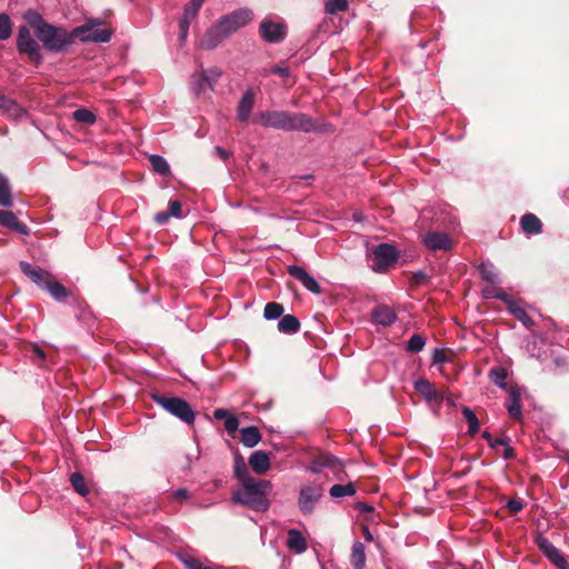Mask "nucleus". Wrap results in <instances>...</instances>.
Segmentation results:
<instances>
[{"label": "nucleus", "mask_w": 569, "mask_h": 569, "mask_svg": "<svg viewBox=\"0 0 569 569\" xmlns=\"http://www.w3.org/2000/svg\"><path fill=\"white\" fill-rule=\"evenodd\" d=\"M253 19V12L249 8H240L220 17L203 34L200 47L204 50H213L226 39L230 38Z\"/></svg>", "instance_id": "obj_1"}, {"label": "nucleus", "mask_w": 569, "mask_h": 569, "mask_svg": "<svg viewBox=\"0 0 569 569\" xmlns=\"http://www.w3.org/2000/svg\"><path fill=\"white\" fill-rule=\"evenodd\" d=\"M271 489L270 481L252 478L241 482L240 489L232 493L231 499L234 503L246 506L254 511H266L270 506L268 495Z\"/></svg>", "instance_id": "obj_2"}, {"label": "nucleus", "mask_w": 569, "mask_h": 569, "mask_svg": "<svg viewBox=\"0 0 569 569\" xmlns=\"http://www.w3.org/2000/svg\"><path fill=\"white\" fill-rule=\"evenodd\" d=\"M283 131H300L305 133H331L333 127L319 121L302 112L286 111Z\"/></svg>", "instance_id": "obj_3"}, {"label": "nucleus", "mask_w": 569, "mask_h": 569, "mask_svg": "<svg viewBox=\"0 0 569 569\" xmlns=\"http://www.w3.org/2000/svg\"><path fill=\"white\" fill-rule=\"evenodd\" d=\"M36 37L50 52H62L72 43L71 32L51 23L43 24L37 30Z\"/></svg>", "instance_id": "obj_4"}, {"label": "nucleus", "mask_w": 569, "mask_h": 569, "mask_svg": "<svg viewBox=\"0 0 569 569\" xmlns=\"http://www.w3.org/2000/svg\"><path fill=\"white\" fill-rule=\"evenodd\" d=\"M151 399L167 412L188 426L193 425L196 415L188 401L179 397L152 393Z\"/></svg>", "instance_id": "obj_5"}, {"label": "nucleus", "mask_w": 569, "mask_h": 569, "mask_svg": "<svg viewBox=\"0 0 569 569\" xmlns=\"http://www.w3.org/2000/svg\"><path fill=\"white\" fill-rule=\"evenodd\" d=\"M102 21L98 18L89 19L71 31L72 40L79 38L82 42L106 43L111 39V31L100 28Z\"/></svg>", "instance_id": "obj_6"}, {"label": "nucleus", "mask_w": 569, "mask_h": 569, "mask_svg": "<svg viewBox=\"0 0 569 569\" xmlns=\"http://www.w3.org/2000/svg\"><path fill=\"white\" fill-rule=\"evenodd\" d=\"M369 257L372 259L371 269L375 272H387L393 264H396L399 253L397 249L389 243H379L373 247Z\"/></svg>", "instance_id": "obj_7"}, {"label": "nucleus", "mask_w": 569, "mask_h": 569, "mask_svg": "<svg viewBox=\"0 0 569 569\" xmlns=\"http://www.w3.org/2000/svg\"><path fill=\"white\" fill-rule=\"evenodd\" d=\"M259 33L266 42L279 43L286 39L288 28L281 19L264 18L259 26Z\"/></svg>", "instance_id": "obj_8"}, {"label": "nucleus", "mask_w": 569, "mask_h": 569, "mask_svg": "<svg viewBox=\"0 0 569 569\" xmlns=\"http://www.w3.org/2000/svg\"><path fill=\"white\" fill-rule=\"evenodd\" d=\"M322 496L323 488L320 485L302 487L298 497V507L301 513L305 516L311 515Z\"/></svg>", "instance_id": "obj_9"}, {"label": "nucleus", "mask_w": 569, "mask_h": 569, "mask_svg": "<svg viewBox=\"0 0 569 569\" xmlns=\"http://www.w3.org/2000/svg\"><path fill=\"white\" fill-rule=\"evenodd\" d=\"M17 49L20 53L27 54L31 61L40 60V44L33 39L27 26L19 27Z\"/></svg>", "instance_id": "obj_10"}, {"label": "nucleus", "mask_w": 569, "mask_h": 569, "mask_svg": "<svg viewBox=\"0 0 569 569\" xmlns=\"http://www.w3.org/2000/svg\"><path fill=\"white\" fill-rule=\"evenodd\" d=\"M537 546L545 557L558 569H569V562L561 551L553 546L547 538L539 536L536 539Z\"/></svg>", "instance_id": "obj_11"}, {"label": "nucleus", "mask_w": 569, "mask_h": 569, "mask_svg": "<svg viewBox=\"0 0 569 569\" xmlns=\"http://www.w3.org/2000/svg\"><path fill=\"white\" fill-rule=\"evenodd\" d=\"M20 269L26 277H28L33 283L42 289H44L53 278L49 271L38 266H33L27 261L20 262Z\"/></svg>", "instance_id": "obj_12"}, {"label": "nucleus", "mask_w": 569, "mask_h": 569, "mask_svg": "<svg viewBox=\"0 0 569 569\" xmlns=\"http://www.w3.org/2000/svg\"><path fill=\"white\" fill-rule=\"evenodd\" d=\"M284 117V110H263L258 113L253 121L264 128L283 130Z\"/></svg>", "instance_id": "obj_13"}, {"label": "nucleus", "mask_w": 569, "mask_h": 569, "mask_svg": "<svg viewBox=\"0 0 569 569\" xmlns=\"http://www.w3.org/2000/svg\"><path fill=\"white\" fill-rule=\"evenodd\" d=\"M413 388L430 405H440L443 400V393L437 390L433 385L425 378L415 380Z\"/></svg>", "instance_id": "obj_14"}, {"label": "nucleus", "mask_w": 569, "mask_h": 569, "mask_svg": "<svg viewBox=\"0 0 569 569\" xmlns=\"http://www.w3.org/2000/svg\"><path fill=\"white\" fill-rule=\"evenodd\" d=\"M288 273L299 281L307 290L312 293H320L321 288L318 281L309 274L302 267L297 264L288 266Z\"/></svg>", "instance_id": "obj_15"}, {"label": "nucleus", "mask_w": 569, "mask_h": 569, "mask_svg": "<svg viewBox=\"0 0 569 569\" xmlns=\"http://www.w3.org/2000/svg\"><path fill=\"white\" fill-rule=\"evenodd\" d=\"M521 393L522 389L519 387L512 386L508 389L506 408L508 410L509 416L515 420L522 419Z\"/></svg>", "instance_id": "obj_16"}, {"label": "nucleus", "mask_w": 569, "mask_h": 569, "mask_svg": "<svg viewBox=\"0 0 569 569\" xmlns=\"http://www.w3.org/2000/svg\"><path fill=\"white\" fill-rule=\"evenodd\" d=\"M371 317L375 323L383 327L392 326L398 319L396 311L387 305H379L373 308Z\"/></svg>", "instance_id": "obj_17"}, {"label": "nucleus", "mask_w": 569, "mask_h": 569, "mask_svg": "<svg viewBox=\"0 0 569 569\" xmlns=\"http://www.w3.org/2000/svg\"><path fill=\"white\" fill-rule=\"evenodd\" d=\"M425 246L430 250H449L451 248V239L443 232H428L423 238Z\"/></svg>", "instance_id": "obj_18"}, {"label": "nucleus", "mask_w": 569, "mask_h": 569, "mask_svg": "<svg viewBox=\"0 0 569 569\" xmlns=\"http://www.w3.org/2000/svg\"><path fill=\"white\" fill-rule=\"evenodd\" d=\"M0 226L6 227L20 234L28 236L30 229L27 224L19 221L17 216L12 211L0 210Z\"/></svg>", "instance_id": "obj_19"}, {"label": "nucleus", "mask_w": 569, "mask_h": 569, "mask_svg": "<svg viewBox=\"0 0 569 569\" xmlns=\"http://www.w3.org/2000/svg\"><path fill=\"white\" fill-rule=\"evenodd\" d=\"M0 113L18 120L26 116V110L14 100L6 96H0Z\"/></svg>", "instance_id": "obj_20"}, {"label": "nucleus", "mask_w": 569, "mask_h": 569, "mask_svg": "<svg viewBox=\"0 0 569 569\" xmlns=\"http://www.w3.org/2000/svg\"><path fill=\"white\" fill-rule=\"evenodd\" d=\"M253 104H254V92L252 89H248L242 94V97L239 101V104H238V109H237V117L241 122L249 121Z\"/></svg>", "instance_id": "obj_21"}, {"label": "nucleus", "mask_w": 569, "mask_h": 569, "mask_svg": "<svg viewBox=\"0 0 569 569\" xmlns=\"http://www.w3.org/2000/svg\"><path fill=\"white\" fill-rule=\"evenodd\" d=\"M249 465L258 475H264L270 469V456L263 450H256L249 457Z\"/></svg>", "instance_id": "obj_22"}, {"label": "nucleus", "mask_w": 569, "mask_h": 569, "mask_svg": "<svg viewBox=\"0 0 569 569\" xmlns=\"http://www.w3.org/2000/svg\"><path fill=\"white\" fill-rule=\"evenodd\" d=\"M287 546L291 551L298 555L303 553L308 548V543L305 536L298 529H290L288 531Z\"/></svg>", "instance_id": "obj_23"}, {"label": "nucleus", "mask_w": 569, "mask_h": 569, "mask_svg": "<svg viewBox=\"0 0 569 569\" xmlns=\"http://www.w3.org/2000/svg\"><path fill=\"white\" fill-rule=\"evenodd\" d=\"M520 226L527 234H539L542 232V223L533 213H526L520 219Z\"/></svg>", "instance_id": "obj_24"}, {"label": "nucleus", "mask_w": 569, "mask_h": 569, "mask_svg": "<svg viewBox=\"0 0 569 569\" xmlns=\"http://www.w3.org/2000/svg\"><path fill=\"white\" fill-rule=\"evenodd\" d=\"M507 309L525 327L531 328L535 325L533 320L529 317L527 311L520 306L519 301L515 300L513 298L507 303Z\"/></svg>", "instance_id": "obj_25"}, {"label": "nucleus", "mask_w": 569, "mask_h": 569, "mask_svg": "<svg viewBox=\"0 0 569 569\" xmlns=\"http://www.w3.org/2000/svg\"><path fill=\"white\" fill-rule=\"evenodd\" d=\"M350 562L353 569H365L366 548L365 545L358 540H356L352 545Z\"/></svg>", "instance_id": "obj_26"}, {"label": "nucleus", "mask_w": 569, "mask_h": 569, "mask_svg": "<svg viewBox=\"0 0 569 569\" xmlns=\"http://www.w3.org/2000/svg\"><path fill=\"white\" fill-rule=\"evenodd\" d=\"M261 440V433L254 426L244 427L241 429V443L247 448H253Z\"/></svg>", "instance_id": "obj_27"}, {"label": "nucleus", "mask_w": 569, "mask_h": 569, "mask_svg": "<svg viewBox=\"0 0 569 569\" xmlns=\"http://www.w3.org/2000/svg\"><path fill=\"white\" fill-rule=\"evenodd\" d=\"M278 330L286 335L297 333L300 330V321L293 315H286L279 320Z\"/></svg>", "instance_id": "obj_28"}, {"label": "nucleus", "mask_w": 569, "mask_h": 569, "mask_svg": "<svg viewBox=\"0 0 569 569\" xmlns=\"http://www.w3.org/2000/svg\"><path fill=\"white\" fill-rule=\"evenodd\" d=\"M233 473L240 483L253 478L249 473L244 458L239 453L233 457Z\"/></svg>", "instance_id": "obj_29"}, {"label": "nucleus", "mask_w": 569, "mask_h": 569, "mask_svg": "<svg viewBox=\"0 0 569 569\" xmlns=\"http://www.w3.org/2000/svg\"><path fill=\"white\" fill-rule=\"evenodd\" d=\"M13 204V196L8 178L0 173V206L9 208Z\"/></svg>", "instance_id": "obj_30"}, {"label": "nucleus", "mask_w": 569, "mask_h": 569, "mask_svg": "<svg viewBox=\"0 0 569 569\" xmlns=\"http://www.w3.org/2000/svg\"><path fill=\"white\" fill-rule=\"evenodd\" d=\"M482 297L486 299H499L506 305L512 299V297L503 291L502 288L490 283L482 289Z\"/></svg>", "instance_id": "obj_31"}, {"label": "nucleus", "mask_w": 569, "mask_h": 569, "mask_svg": "<svg viewBox=\"0 0 569 569\" xmlns=\"http://www.w3.org/2000/svg\"><path fill=\"white\" fill-rule=\"evenodd\" d=\"M44 290H47L51 297L59 302L63 301L70 295L69 290L64 286L54 281V278L51 279Z\"/></svg>", "instance_id": "obj_32"}, {"label": "nucleus", "mask_w": 569, "mask_h": 569, "mask_svg": "<svg viewBox=\"0 0 569 569\" xmlns=\"http://www.w3.org/2000/svg\"><path fill=\"white\" fill-rule=\"evenodd\" d=\"M23 19L27 21V23L34 30V34H37V30L41 29L43 24H47L48 22L44 21L42 14H40L34 9H28L23 13Z\"/></svg>", "instance_id": "obj_33"}, {"label": "nucleus", "mask_w": 569, "mask_h": 569, "mask_svg": "<svg viewBox=\"0 0 569 569\" xmlns=\"http://www.w3.org/2000/svg\"><path fill=\"white\" fill-rule=\"evenodd\" d=\"M357 490L353 483H347V485H333L329 493L332 498H343V497H351L356 495Z\"/></svg>", "instance_id": "obj_34"}, {"label": "nucleus", "mask_w": 569, "mask_h": 569, "mask_svg": "<svg viewBox=\"0 0 569 569\" xmlns=\"http://www.w3.org/2000/svg\"><path fill=\"white\" fill-rule=\"evenodd\" d=\"M180 560L182 561L187 569H224L223 567L213 563L206 565L200 560L188 555L180 556Z\"/></svg>", "instance_id": "obj_35"}, {"label": "nucleus", "mask_w": 569, "mask_h": 569, "mask_svg": "<svg viewBox=\"0 0 569 569\" xmlns=\"http://www.w3.org/2000/svg\"><path fill=\"white\" fill-rule=\"evenodd\" d=\"M149 160L152 166V169L157 173H159L161 176H167L170 173V166H169L168 161L162 156L151 154Z\"/></svg>", "instance_id": "obj_36"}, {"label": "nucleus", "mask_w": 569, "mask_h": 569, "mask_svg": "<svg viewBox=\"0 0 569 569\" xmlns=\"http://www.w3.org/2000/svg\"><path fill=\"white\" fill-rule=\"evenodd\" d=\"M489 377L491 381L500 389H507L508 372L503 367H495L490 370Z\"/></svg>", "instance_id": "obj_37"}, {"label": "nucleus", "mask_w": 569, "mask_h": 569, "mask_svg": "<svg viewBox=\"0 0 569 569\" xmlns=\"http://www.w3.org/2000/svg\"><path fill=\"white\" fill-rule=\"evenodd\" d=\"M462 415L468 422V435L473 436L479 430V420L472 409L469 407L462 408Z\"/></svg>", "instance_id": "obj_38"}, {"label": "nucleus", "mask_w": 569, "mask_h": 569, "mask_svg": "<svg viewBox=\"0 0 569 569\" xmlns=\"http://www.w3.org/2000/svg\"><path fill=\"white\" fill-rule=\"evenodd\" d=\"M72 118L77 122L84 123L88 126H91L97 121L96 114L92 111L84 108L74 110L72 113Z\"/></svg>", "instance_id": "obj_39"}, {"label": "nucleus", "mask_w": 569, "mask_h": 569, "mask_svg": "<svg viewBox=\"0 0 569 569\" xmlns=\"http://www.w3.org/2000/svg\"><path fill=\"white\" fill-rule=\"evenodd\" d=\"M202 73V81H207V86L210 90H213V87L220 79L222 72L219 68L212 67L209 69L201 70Z\"/></svg>", "instance_id": "obj_40"}, {"label": "nucleus", "mask_w": 569, "mask_h": 569, "mask_svg": "<svg viewBox=\"0 0 569 569\" xmlns=\"http://www.w3.org/2000/svg\"><path fill=\"white\" fill-rule=\"evenodd\" d=\"M284 311V308L282 305L278 302H268L263 310V317L267 320H277L279 319Z\"/></svg>", "instance_id": "obj_41"}, {"label": "nucleus", "mask_w": 569, "mask_h": 569, "mask_svg": "<svg viewBox=\"0 0 569 569\" xmlns=\"http://www.w3.org/2000/svg\"><path fill=\"white\" fill-rule=\"evenodd\" d=\"M70 482L74 491L78 492L80 496H86L89 493V488L84 481L83 476L80 472L71 473Z\"/></svg>", "instance_id": "obj_42"}, {"label": "nucleus", "mask_w": 569, "mask_h": 569, "mask_svg": "<svg viewBox=\"0 0 569 569\" xmlns=\"http://www.w3.org/2000/svg\"><path fill=\"white\" fill-rule=\"evenodd\" d=\"M479 271L481 274V278L489 283H497L498 282V273L496 272V269L492 263H481L479 266Z\"/></svg>", "instance_id": "obj_43"}, {"label": "nucleus", "mask_w": 569, "mask_h": 569, "mask_svg": "<svg viewBox=\"0 0 569 569\" xmlns=\"http://www.w3.org/2000/svg\"><path fill=\"white\" fill-rule=\"evenodd\" d=\"M348 0H326L325 11L328 14H336L348 9Z\"/></svg>", "instance_id": "obj_44"}, {"label": "nucleus", "mask_w": 569, "mask_h": 569, "mask_svg": "<svg viewBox=\"0 0 569 569\" xmlns=\"http://www.w3.org/2000/svg\"><path fill=\"white\" fill-rule=\"evenodd\" d=\"M12 23L7 13L0 14V40H7L11 37Z\"/></svg>", "instance_id": "obj_45"}, {"label": "nucleus", "mask_w": 569, "mask_h": 569, "mask_svg": "<svg viewBox=\"0 0 569 569\" xmlns=\"http://www.w3.org/2000/svg\"><path fill=\"white\" fill-rule=\"evenodd\" d=\"M426 346V338L420 335H413L407 342V351L416 353L420 352Z\"/></svg>", "instance_id": "obj_46"}, {"label": "nucleus", "mask_w": 569, "mask_h": 569, "mask_svg": "<svg viewBox=\"0 0 569 569\" xmlns=\"http://www.w3.org/2000/svg\"><path fill=\"white\" fill-rule=\"evenodd\" d=\"M203 1L204 0H191V2L184 7L183 17L193 20L197 17Z\"/></svg>", "instance_id": "obj_47"}, {"label": "nucleus", "mask_w": 569, "mask_h": 569, "mask_svg": "<svg viewBox=\"0 0 569 569\" xmlns=\"http://www.w3.org/2000/svg\"><path fill=\"white\" fill-rule=\"evenodd\" d=\"M318 466L322 468H331L335 469L336 467L340 466V461L337 457L331 455H321L318 457Z\"/></svg>", "instance_id": "obj_48"}, {"label": "nucleus", "mask_w": 569, "mask_h": 569, "mask_svg": "<svg viewBox=\"0 0 569 569\" xmlns=\"http://www.w3.org/2000/svg\"><path fill=\"white\" fill-rule=\"evenodd\" d=\"M206 88H208V86H207V81H202V73L200 72L199 74H193L192 76V90L196 93V96L201 94L206 90Z\"/></svg>", "instance_id": "obj_49"}, {"label": "nucleus", "mask_w": 569, "mask_h": 569, "mask_svg": "<svg viewBox=\"0 0 569 569\" xmlns=\"http://www.w3.org/2000/svg\"><path fill=\"white\" fill-rule=\"evenodd\" d=\"M482 438L487 440L488 445L492 449H497L500 445H506V438H492L489 431L482 432Z\"/></svg>", "instance_id": "obj_50"}, {"label": "nucleus", "mask_w": 569, "mask_h": 569, "mask_svg": "<svg viewBox=\"0 0 569 569\" xmlns=\"http://www.w3.org/2000/svg\"><path fill=\"white\" fill-rule=\"evenodd\" d=\"M239 427V420L237 417L234 416H230L226 419L224 421V428H226V431L229 433V435H232L237 431Z\"/></svg>", "instance_id": "obj_51"}, {"label": "nucleus", "mask_w": 569, "mask_h": 569, "mask_svg": "<svg viewBox=\"0 0 569 569\" xmlns=\"http://www.w3.org/2000/svg\"><path fill=\"white\" fill-rule=\"evenodd\" d=\"M171 217L181 219L182 212H181V203L178 200H170L169 201V211Z\"/></svg>", "instance_id": "obj_52"}, {"label": "nucleus", "mask_w": 569, "mask_h": 569, "mask_svg": "<svg viewBox=\"0 0 569 569\" xmlns=\"http://www.w3.org/2000/svg\"><path fill=\"white\" fill-rule=\"evenodd\" d=\"M191 21H192L191 19H188V18H186L183 16L180 19V21H179V28H180L179 37H180L181 41H184L187 39L188 31H189V26H190Z\"/></svg>", "instance_id": "obj_53"}, {"label": "nucleus", "mask_w": 569, "mask_h": 569, "mask_svg": "<svg viewBox=\"0 0 569 569\" xmlns=\"http://www.w3.org/2000/svg\"><path fill=\"white\" fill-rule=\"evenodd\" d=\"M506 507L512 512V513H518L519 511H521L525 507V503L522 502L521 499L519 498H512L510 499Z\"/></svg>", "instance_id": "obj_54"}, {"label": "nucleus", "mask_w": 569, "mask_h": 569, "mask_svg": "<svg viewBox=\"0 0 569 569\" xmlns=\"http://www.w3.org/2000/svg\"><path fill=\"white\" fill-rule=\"evenodd\" d=\"M170 218H171V216L168 211H160L154 214V221L158 224L167 223Z\"/></svg>", "instance_id": "obj_55"}, {"label": "nucleus", "mask_w": 569, "mask_h": 569, "mask_svg": "<svg viewBox=\"0 0 569 569\" xmlns=\"http://www.w3.org/2000/svg\"><path fill=\"white\" fill-rule=\"evenodd\" d=\"M190 497V493L184 488H179L172 492V498L178 500H187Z\"/></svg>", "instance_id": "obj_56"}, {"label": "nucleus", "mask_w": 569, "mask_h": 569, "mask_svg": "<svg viewBox=\"0 0 569 569\" xmlns=\"http://www.w3.org/2000/svg\"><path fill=\"white\" fill-rule=\"evenodd\" d=\"M503 447V453H502V457L503 459L506 460H510L513 458V449L512 447L508 443V439L506 438V445H501Z\"/></svg>", "instance_id": "obj_57"}, {"label": "nucleus", "mask_w": 569, "mask_h": 569, "mask_svg": "<svg viewBox=\"0 0 569 569\" xmlns=\"http://www.w3.org/2000/svg\"><path fill=\"white\" fill-rule=\"evenodd\" d=\"M271 72L274 74H278L280 77H289L290 76V69L288 67L277 66L271 69Z\"/></svg>", "instance_id": "obj_58"}, {"label": "nucleus", "mask_w": 569, "mask_h": 569, "mask_svg": "<svg viewBox=\"0 0 569 569\" xmlns=\"http://www.w3.org/2000/svg\"><path fill=\"white\" fill-rule=\"evenodd\" d=\"M230 416L231 415L226 409H216L214 412H213V417L216 419H223L224 421Z\"/></svg>", "instance_id": "obj_59"}, {"label": "nucleus", "mask_w": 569, "mask_h": 569, "mask_svg": "<svg viewBox=\"0 0 569 569\" xmlns=\"http://www.w3.org/2000/svg\"><path fill=\"white\" fill-rule=\"evenodd\" d=\"M356 508H357V510H359L360 512H363V513L372 512L373 511V508L370 505L366 503V502H358L356 505Z\"/></svg>", "instance_id": "obj_60"}, {"label": "nucleus", "mask_w": 569, "mask_h": 569, "mask_svg": "<svg viewBox=\"0 0 569 569\" xmlns=\"http://www.w3.org/2000/svg\"><path fill=\"white\" fill-rule=\"evenodd\" d=\"M214 153H217L222 160H227L230 156V153L222 147L217 146L214 148Z\"/></svg>", "instance_id": "obj_61"}, {"label": "nucleus", "mask_w": 569, "mask_h": 569, "mask_svg": "<svg viewBox=\"0 0 569 569\" xmlns=\"http://www.w3.org/2000/svg\"><path fill=\"white\" fill-rule=\"evenodd\" d=\"M445 360H446V357H445L443 352L439 349H435L433 362L442 363Z\"/></svg>", "instance_id": "obj_62"}, {"label": "nucleus", "mask_w": 569, "mask_h": 569, "mask_svg": "<svg viewBox=\"0 0 569 569\" xmlns=\"http://www.w3.org/2000/svg\"><path fill=\"white\" fill-rule=\"evenodd\" d=\"M322 469V467L318 466V458L315 459L310 467H309V470L312 472V473H319L320 470Z\"/></svg>", "instance_id": "obj_63"}, {"label": "nucleus", "mask_w": 569, "mask_h": 569, "mask_svg": "<svg viewBox=\"0 0 569 569\" xmlns=\"http://www.w3.org/2000/svg\"><path fill=\"white\" fill-rule=\"evenodd\" d=\"M362 531H363V538L366 541L368 542H371L373 540V536L372 533L370 532L369 528L367 526H365L362 528Z\"/></svg>", "instance_id": "obj_64"}]
</instances>
